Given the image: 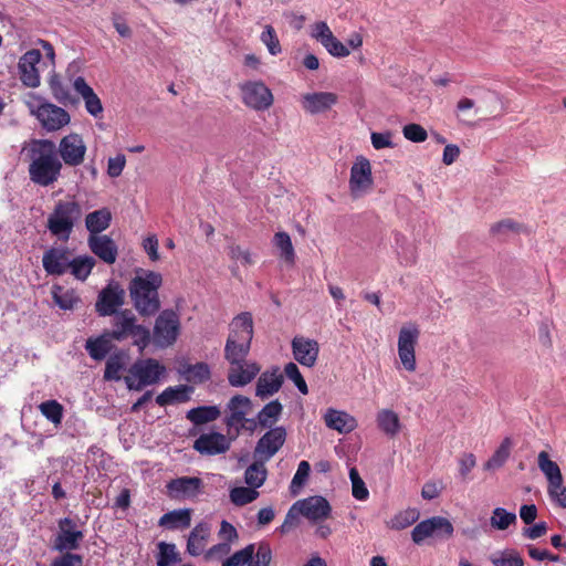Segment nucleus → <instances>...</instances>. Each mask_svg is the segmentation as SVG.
<instances>
[{
	"label": "nucleus",
	"instance_id": "nucleus-1",
	"mask_svg": "<svg viewBox=\"0 0 566 566\" xmlns=\"http://www.w3.org/2000/svg\"><path fill=\"white\" fill-rule=\"evenodd\" d=\"M163 285L160 273L137 269L135 276L128 283V293L135 311L142 317L156 315L161 306L159 289Z\"/></svg>",
	"mask_w": 566,
	"mask_h": 566
},
{
	"label": "nucleus",
	"instance_id": "nucleus-55",
	"mask_svg": "<svg viewBox=\"0 0 566 566\" xmlns=\"http://www.w3.org/2000/svg\"><path fill=\"white\" fill-rule=\"evenodd\" d=\"M310 463L305 460L301 461L290 485V491L293 495H296L300 489L305 484L310 476Z\"/></svg>",
	"mask_w": 566,
	"mask_h": 566
},
{
	"label": "nucleus",
	"instance_id": "nucleus-18",
	"mask_svg": "<svg viewBox=\"0 0 566 566\" xmlns=\"http://www.w3.org/2000/svg\"><path fill=\"white\" fill-rule=\"evenodd\" d=\"M311 36L316 39L335 57H345L350 53L349 49L333 34L324 21L314 23Z\"/></svg>",
	"mask_w": 566,
	"mask_h": 566
},
{
	"label": "nucleus",
	"instance_id": "nucleus-26",
	"mask_svg": "<svg viewBox=\"0 0 566 566\" xmlns=\"http://www.w3.org/2000/svg\"><path fill=\"white\" fill-rule=\"evenodd\" d=\"M283 381V375L280 374L277 367H274L271 371L266 370L261 374L256 381L255 395L261 399L269 398L281 389Z\"/></svg>",
	"mask_w": 566,
	"mask_h": 566
},
{
	"label": "nucleus",
	"instance_id": "nucleus-42",
	"mask_svg": "<svg viewBox=\"0 0 566 566\" xmlns=\"http://www.w3.org/2000/svg\"><path fill=\"white\" fill-rule=\"evenodd\" d=\"M52 297L54 303L64 311L73 310L81 303V298L74 290L64 291L63 286L57 284L52 286Z\"/></svg>",
	"mask_w": 566,
	"mask_h": 566
},
{
	"label": "nucleus",
	"instance_id": "nucleus-23",
	"mask_svg": "<svg viewBox=\"0 0 566 566\" xmlns=\"http://www.w3.org/2000/svg\"><path fill=\"white\" fill-rule=\"evenodd\" d=\"M87 244L92 253H94L103 262L107 264L115 263L118 254V249L111 237L106 234H90L87 239Z\"/></svg>",
	"mask_w": 566,
	"mask_h": 566
},
{
	"label": "nucleus",
	"instance_id": "nucleus-17",
	"mask_svg": "<svg viewBox=\"0 0 566 566\" xmlns=\"http://www.w3.org/2000/svg\"><path fill=\"white\" fill-rule=\"evenodd\" d=\"M71 252L65 247H51L42 256V265L48 275L61 276L69 271Z\"/></svg>",
	"mask_w": 566,
	"mask_h": 566
},
{
	"label": "nucleus",
	"instance_id": "nucleus-46",
	"mask_svg": "<svg viewBox=\"0 0 566 566\" xmlns=\"http://www.w3.org/2000/svg\"><path fill=\"white\" fill-rule=\"evenodd\" d=\"M50 90L53 97L63 105L74 104L76 99L71 95L70 90L63 84L57 74H53L49 80Z\"/></svg>",
	"mask_w": 566,
	"mask_h": 566
},
{
	"label": "nucleus",
	"instance_id": "nucleus-59",
	"mask_svg": "<svg viewBox=\"0 0 566 566\" xmlns=\"http://www.w3.org/2000/svg\"><path fill=\"white\" fill-rule=\"evenodd\" d=\"M261 41L266 45L270 54L277 55L281 53V44L272 25H265L261 33Z\"/></svg>",
	"mask_w": 566,
	"mask_h": 566
},
{
	"label": "nucleus",
	"instance_id": "nucleus-34",
	"mask_svg": "<svg viewBox=\"0 0 566 566\" xmlns=\"http://www.w3.org/2000/svg\"><path fill=\"white\" fill-rule=\"evenodd\" d=\"M191 524V510L180 509L172 510L164 514L158 522L159 526L168 527L169 530L187 528Z\"/></svg>",
	"mask_w": 566,
	"mask_h": 566
},
{
	"label": "nucleus",
	"instance_id": "nucleus-50",
	"mask_svg": "<svg viewBox=\"0 0 566 566\" xmlns=\"http://www.w3.org/2000/svg\"><path fill=\"white\" fill-rule=\"evenodd\" d=\"M516 523V514L509 512L503 507H495L490 517V525L499 531L509 528L510 525Z\"/></svg>",
	"mask_w": 566,
	"mask_h": 566
},
{
	"label": "nucleus",
	"instance_id": "nucleus-2",
	"mask_svg": "<svg viewBox=\"0 0 566 566\" xmlns=\"http://www.w3.org/2000/svg\"><path fill=\"white\" fill-rule=\"evenodd\" d=\"M29 156V176L32 182L48 187L57 180L62 164L56 157V146L52 140L34 139Z\"/></svg>",
	"mask_w": 566,
	"mask_h": 566
},
{
	"label": "nucleus",
	"instance_id": "nucleus-64",
	"mask_svg": "<svg viewBox=\"0 0 566 566\" xmlns=\"http://www.w3.org/2000/svg\"><path fill=\"white\" fill-rule=\"evenodd\" d=\"M547 492L549 497L557 503L558 506L566 509V486L560 481V485L558 488L548 485Z\"/></svg>",
	"mask_w": 566,
	"mask_h": 566
},
{
	"label": "nucleus",
	"instance_id": "nucleus-54",
	"mask_svg": "<svg viewBox=\"0 0 566 566\" xmlns=\"http://www.w3.org/2000/svg\"><path fill=\"white\" fill-rule=\"evenodd\" d=\"M419 518V512L416 509H408L394 516L390 521V527L394 530H405L412 525Z\"/></svg>",
	"mask_w": 566,
	"mask_h": 566
},
{
	"label": "nucleus",
	"instance_id": "nucleus-36",
	"mask_svg": "<svg viewBox=\"0 0 566 566\" xmlns=\"http://www.w3.org/2000/svg\"><path fill=\"white\" fill-rule=\"evenodd\" d=\"M481 106L475 109V113H481L489 117H497L502 115L505 109L502 97L493 91H486L481 98Z\"/></svg>",
	"mask_w": 566,
	"mask_h": 566
},
{
	"label": "nucleus",
	"instance_id": "nucleus-58",
	"mask_svg": "<svg viewBox=\"0 0 566 566\" xmlns=\"http://www.w3.org/2000/svg\"><path fill=\"white\" fill-rule=\"evenodd\" d=\"M272 549L268 543H260L254 547V557L249 566H270L272 562Z\"/></svg>",
	"mask_w": 566,
	"mask_h": 566
},
{
	"label": "nucleus",
	"instance_id": "nucleus-15",
	"mask_svg": "<svg viewBox=\"0 0 566 566\" xmlns=\"http://www.w3.org/2000/svg\"><path fill=\"white\" fill-rule=\"evenodd\" d=\"M76 524L70 517L59 521V533L54 539L53 548L57 552H70L80 547V542L84 534L82 531L75 530Z\"/></svg>",
	"mask_w": 566,
	"mask_h": 566
},
{
	"label": "nucleus",
	"instance_id": "nucleus-24",
	"mask_svg": "<svg viewBox=\"0 0 566 566\" xmlns=\"http://www.w3.org/2000/svg\"><path fill=\"white\" fill-rule=\"evenodd\" d=\"M297 504L300 506L298 512H301V515L311 521L326 518L329 516L332 511L328 501L321 495L298 500Z\"/></svg>",
	"mask_w": 566,
	"mask_h": 566
},
{
	"label": "nucleus",
	"instance_id": "nucleus-27",
	"mask_svg": "<svg viewBox=\"0 0 566 566\" xmlns=\"http://www.w3.org/2000/svg\"><path fill=\"white\" fill-rule=\"evenodd\" d=\"M337 99V95L332 92L308 93L303 97V107L311 114H318L328 111Z\"/></svg>",
	"mask_w": 566,
	"mask_h": 566
},
{
	"label": "nucleus",
	"instance_id": "nucleus-39",
	"mask_svg": "<svg viewBox=\"0 0 566 566\" xmlns=\"http://www.w3.org/2000/svg\"><path fill=\"white\" fill-rule=\"evenodd\" d=\"M112 340L106 332L96 338H88L85 349L94 360H103L112 349Z\"/></svg>",
	"mask_w": 566,
	"mask_h": 566
},
{
	"label": "nucleus",
	"instance_id": "nucleus-13",
	"mask_svg": "<svg viewBox=\"0 0 566 566\" xmlns=\"http://www.w3.org/2000/svg\"><path fill=\"white\" fill-rule=\"evenodd\" d=\"M167 495L174 500L196 499L203 493V482L198 476H180L166 485Z\"/></svg>",
	"mask_w": 566,
	"mask_h": 566
},
{
	"label": "nucleus",
	"instance_id": "nucleus-43",
	"mask_svg": "<svg viewBox=\"0 0 566 566\" xmlns=\"http://www.w3.org/2000/svg\"><path fill=\"white\" fill-rule=\"evenodd\" d=\"M283 410L282 403L275 399L266 403L258 413L259 424L262 428H274Z\"/></svg>",
	"mask_w": 566,
	"mask_h": 566
},
{
	"label": "nucleus",
	"instance_id": "nucleus-60",
	"mask_svg": "<svg viewBox=\"0 0 566 566\" xmlns=\"http://www.w3.org/2000/svg\"><path fill=\"white\" fill-rule=\"evenodd\" d=\"M405 138L413 143H422L427 139V130L419 124H408L402 129Z\"/></svg>",
	"mask_w": 566,
	"mask_h": 566
},
{
	"label": "nucleus",
	"instance_id": "nucleus-5",
	"mask_svg": "<svg viewBox=\"0 0 566 566\" xmlns=\"http://www.w3.org/2000/svg\"><path fill=\"white\" fill-rule=\"evenodd\" d=\"M82 214V207L76 200H59L48 217L46 228L52 235L67 241Z\"/></svg>",
	"mask_w": 566,
	"mask_h": 566
},
{
	"label": "nucleus",
	"instance_id": "nucleus-16",
	"mask_svg": "<svg viewBox=\"0 0 566 566\" xmlns=\"http://www.w3.org/2000/svg\"><path fill=\"white\" fill-rule=\"evenodd\" d=\"M232 438L220 432L202 433L193 442V449L203 455H218L229 451Z\"/></svg>",
	"mask_w": 566,
	"mask_h": 566
},
{
	"label": "nucleus",
	"instance_id": "nucleus-25",
	"mask_svg": "<svg viewBox=\"0 0 566 566\" xmlns=\"http://www.w3.org/2000/svg\"><path fill=\"white\" fill-rule=\"evenodd\" d=\"M229 415L224 418V424L231 429L235 424L243 421L244 417L252 409V401L249 397L234 395L227 403Z\"/></svg>",
	"mask_w": 566,
	"mask_h": 566
},
{
	"label": "nucleus",
	"instance_id": "nucleus-57",
	"mask_svg": "<svg viewBox=\"0 0 566 566\" xmlns=\"http://www.w3.org/2000/svg\"><path fill=\"white\" fill-rule=\"evenodd\" d=\"M284 374L290 380L294 382L300 392H302L303 395L308 394L306 381L304 380L296 364L292 361L287 363L284 367Z\"/></svg>",
	"mask_w": 566,
	"mask_h": 566
},
{
	"label": "nucleus",
	"instance_id": "nucleus-53",
	"mask_svg": "<svg viewBox=\"0 0 566 566\" xmlns=\"http://www.w3.org/2000/svg\"><path fill=\"white\" fill-rule=\"evenodd\" d=\"M159 554L157 557V566H172V564L180 560L178 553L176 552L175 544H168L160 542L158 544Z\"/></svg>",
	"mask_w": 566,
	"mask_h": 566
},
{
	"label": "nucleus",
	"instance_id": "nucleus-19",
	"mask_svg": "<svg viewBox=\"0 0 566 566\" xmlns=\"http://www.w3.org/2000/svg\"><path fill=\"white\" fill-rule=\"evenodd\" d=\"M373 186L371 167L367 158L359 156L350 168L349 188L358 196Z\"/></svg>",
	"mask_w": 566,
	"mask_h": 566
},
{
	"label": "nucleus",
	"instance_id": "nucleus-10",
	"mask_svg": "<svg viewBox=\"0 0 566 566\" xmlns=\"http://www.w3.org/2000/svg\"><path fill=\"white\" fill-rule=\"evenodd\" d=\"M239 88L244 105L254 111H266L273 105V94L262 81H247Z\"/></svg>",
	"mask_w": 566,
	"mask_h": 566
},
{
	"label": "nucleus",
	"instance_id": "nucleus-35",
	"mask_svg": "<svg viewBox=\"0 0 566 566\" xmlns=\"http://www.w3.org/2000/svg\"><path fill=\"white\" fill-rule=\"evenodd\" d=\"M112 221V213L107 208H102L90 212L85 218V227L90 234L99 235L106 230Z\"/></svg>",
	"mask_w": 566,
	"mask_h": 566
},
{
	"label": "nucleus",
	"instance_id": "nucleus-21",
	"mask_svg": "<svg viewBox=\"0 0 566 566\" xmlns=\"http://www.w3.org/2000/svg\"><path fill=\"white\" fill-rule=\"evenodd\" d=\"M38 112V120L48 132H55L67 125L71 120L69 113L52 103H42Z\"/></svg>",
	"mask_w": 566,
	"mask_h": 566
},
{
	"label": "nucleus",
	"instance_id": "nucleus-6",
	"mask_svg": "<svg viewBox=\"0 0 566 566\" xmlns=\"http://www.w3.org/2000/svg\"><path fill=\"white\" fill-rule=\"evenodd\" d=\"M128 371L129 376L125 377L127 388L139 391L146 386L157 384L166 368L158 360L147 358L135 361Z\"/></svg>",
	"mask_w": 566,
	"mask_h": 566
},
{
	"label": "nucleus",
	"instance_id": "nucleus-45",
	"mask_svg": "<svg viewBox=\"0 0 566 566\" xmlns=\"http://www.w3.org/2000/svg\"><path fill=\"white\" fill-rule=\"evenodd\" d=\"M377 424L387 436L394 437L400 429L398 415L388 409H384L377 415Z\"/></svg>",
	"mask_w": 566,
	"mask_h": 566
},
{
	"label": "nucleus",
	"instance_id": "nucleus-33",
	"mask_svg": "<svg viewBox=\"0 0 566 566\" xmlns=\"http://www.w3.org/2000/svg\"><path fill=\"white\" fill-rule=\"evenodd\" d=\"M210 535V526L206 522L198 523L189 534L187 541V552L191 556H199L206 547V542Z\"/></svg>",
	"mask_w": 566,
	"mask_h": 566
},
{
	"label": "nucleus",
	"instance_id": "nucleus-14",
	"mask_svg": "<svg viewBox=\"0 0 566 566\" xmlns=\"http://www.w3.org/2000/svg\"><path fill=\"white\" fill-rule=\"evenodd\" d=\"M57 150L65 165L76 167L84 161L86 145L81 135L71 133L61 139Z\"/></svg>",
	"mask_w": 566,
	"mask_h": 566
},
{
	"label": "nucleus",
	"instance_id": "nucleus-56",
	"mask_svg": "<svg viewBox=\"0 0 566 566\" xmlns=\"http://www.w3.org/2000/svg\"><path fill=\"white\" fill-rule=\"evenodd\" d=\"M349 479L352 482L353 496L359 501L367 500L369 495L368 489L356 468L349 470Z\"/></svg>",
	"mask_w": 566,
	"mask_h": 566
},
{
	"label": "nucleus",
	"instance_id": "nucleus-12",
	"mask_svg": "<svg viewBox=\"0 0 566 566\" xmlns=\"http://www.w3.org/2000/svg\"><path fill=\"white\" fill-rule=\"evenodd\" d=\"M419 329L416 325L402 326L398 336V355L403 368L408 371H415L416 345L419 337Z\"/></svg>",
	"mask_w": 566,
	"mask_h": 566
},
{
	"label": "nucleus",
	"instance_id": "nucleus-51",
	"mask_svg": "<svg viewBox=\"0 0 566 566\" xmlns=\"http://www.w3.org/2000/svg\"><path fill=\"white\" fill-rule=\"evenodd\" d=\"M259 496L256 489L247 486H237L230 491V500L237 506H243L253 502Z\"/></svg>",
	"mask_w": 566,
	"mask_h": 566
},
{
	"label": "nucleus",
	"instance_id": "nucleus-52",
	"mask_svg": "<svg viewBox=\"0 0 566 566\" xmlns=\"http://www.w3.org/2000/svg\"><path fill=\"white\" fill-rule=\"evenodd\" d=\"M252 557H254V544H249L227 558L222 563V566H249L252 562Z\"/></svg>",
	"mask_w": 566,
	"mask_h": 566
},
{
	"label": "nucleus",
	"instance_id": "nucleus-20",
	"mask_svg": "<svg viewBox=\"0 0 566 566\" xmlns=\"http://www.w3.org/2000/svg\"><path fill=\"white\" fill-rule=\"evenodd\" d=\"M42 54L39 50L27 51L19 61L18 67L21 82L28 87H38L40 85V75L36 65L40 63Z\"/></svg>",
	"mask_w": 566,
	"mask_h": 566
},
{
	"label": "nucleus",
	"instance_id": "nucleus-48",
	"mask_svg": "<svg viewBox=\"0 0 566 566\" xmlns=\"http://www.w3.org/2000/svg\"><path fill=\"white\" fill-rule=\"evenodd\" d=\"M512 441L510 438H505L500 447L495 450L493 455L485 462V470H495L501 468L507 458L510 457Z\"/></svg>",
	"mask_w": 566,
	"mask_h": 566
},
{
	"label": "nucleus",
	"instance_id": "nucleus-40",
	"mask_svg": "<svg viewBox=\"0 0 566 566\" xmlns=\"http://www.w3.org/2000/svg\"><path fill=\"white\" fill-rule=\"evenodd\" d=\"M266 462V460L254 459V462L245 469L244 481L249 486L259 489L264 484L268 478Z\"/></svg>",
	"mask_w": 566,
	"mask_h": 566
},
{
	"label": "nucleus",
	"instance_id": "nucleus-32",
	"mask_svg": "<svg viewBox=\"0 0 566 566\" xmlns=\"http://www.w3.org/2000/svg\"><path fill=\"white\" fill-rule=\"evenodd\" d=\"M228 375L229 384L232 387H242L251 382L260 373V366L256 363L235 365Z\"/></svg>",
	"mask_w": 566,
	"mask_h": 566
},
{
	"label": "nucleus",
	"instance_id": "nucleus-41",
	"mask_svg": "<svg viewBox=\"0 0 566 566\" xmlns=\"http://www.w3.org/2000/svg\"><path fill=\"white\" fill-rule=\"evenodd\" d=\"M96 264V260L91 255H78L70 260L69 271L80 280L85 281Z\"/></svg>",
	"mask_w": 566,
	"mask_h": 566
},
{
	"label": "nucleus",
	"instance_id": "nucleus-30",
	"mask_svg": "<svg viewBox=\"0 0 566 566\" xmlns=\"http://www.w3.org/2000/svg\"><path fill=\"white\" fill-rule=\"evenodd\" d=\"M326 426L329 429L336 430L340 433H348L357 427L354 417L345 411L328 409L324 416Z\"/></svg>",
	"mask_w": 566,
	"mask_h": 566
},
{
	"label": "nucleus",
	"instance_id": "nucleus-63",
	"mask_svg": "<svg viewBox=\"0 0 566 566\" xmlns=\"http://www.w3.org/2000/svg\"><path fill=\"white\" fill-rule=\"evenodd\" d=\"M51 566H83V557L78 554L66 552L62 556L55 558Z\"/></svg>",
	"mask_w": 566,
	"mask_h": 566
},
{
	"label": "nucleus",
	"instance_id": "nucleus-47",
	"mask_svg": "<svg viewBox=\"0 0 566 566\" xmlns=\"http://www.w3.org/2000/svg\"><path fill=\"white\" fill-rule=\"evenodd\" d=\"M273 243L281 251V258L286 263L293 264L295 261V252L289 233L284 231L275 233Z\"/></svg>",
	"mask_w": 566,
	"mask_h": 566
},
{
	"label": "nucleus",
	"instance_id": "nucleus-49",
	"mask_svg": "<svg viewBox=\"0 0 566 566\" xmlns=\"http://www.w3.org/2000/svg\"><path fill=\"white\" fill-rule=\"evenodd\" d=\"M41 413L53 424L59 426L63 420L64 408L63 406L54 400H46L39 405Z\"/></svg>",
	"mask_w": 566,
	"mask_h": 566
},
{
	"label": "nucleus",
	"instance_id": "nucleus-44",
	"mask_svg": "<svg viewBox=\"0 0 566 566\" xmlns=\"http://www.w3.org/2000/svg\"><path fill=\"white\" fill-rule=\"evenodd\" d=\"M126 353L119 350L108 357L104 370V379L106 381H118L120 380V370L125 368Z\"/></svg>",
	"mask_w": 566,
	"mask_h": 566
},
{
	"label": "nucleus",
	"instance_id": "nucleus-62",
	"mask_svg": "<svg viewBox=\"0 0 566 566\" xmlns=\"http://www.w3.org/2000/svg\"><path fill=\"white\" fill-rule=\"evenodd\" d=\"M126 158L123 154L111 157L107 161V174L112 178L119 177L125 168Z\"/></svg>",
	"mask_w": 566,
	"mask_h": 566
},
{
	"label": "nucleus",
	"instance_id": "nucleus-11",
	"mask_svg": "<svg viewBox=\"0 0 566 566\" xmlns=\"http://www.w3.org/2000/svg\"><path fill=\"white\" fill-rule=\"evenodd\" d=\"M269 430L258 440L253 458L270 461L284 446L286 441V429L282 426L268 428Z\"/></svg>",
	"mask_w": 566,
	"mask_h": 566
},
{
	"label": "nucleus",
	"instance_id": "nucleus-8",
	"mask_svg": "<svg viewBox=\"0 0 566 566\" xmlns=\"http://www.w3.org/2000/svg\"><path fill=\"white\" fill-rule=\"evenodd\" d=\"M180 319L174 310L159 313L154 325V343L159 348L172 346L180 334Z\"/></svg>",
	"mask_w": 566,
	"mask_h": 566
},
{
	"label": "nucleus",
	"instance_id": "nucleus-28",
	"mask_svg": "<svg viewBox=\"0 0 566 566\" xmlns=\"http://www.w3.org/2000/svg\"><path fill=\"white\" fill-rule=\"evenodd\" d=\"M73 87L83 97L87 113L94 117H98L103 113L102 102L93 88L86 83L85 78L82 76L76 77Z\"/></svg>",
	"mask_w": 566,
	"mask_h": 566
},
{
	"label": "nucleus",
	"instance_id": "nucleus-9",
	"mask_svg": "<svg viewBox=\"0 0 566 566\" xmlns=\"http://www.w3.org/2000/svg\"><path fill=\"white\" fill-rule=\"evenodd\" d=\"M126 291L119 282L111 280L105 287H103L95 303L96 313L102 316H111L122 311L120 307L125 304Z\"/></svg>",
	"mask_w": 566,
	"mask_h": 566
},
{
	"label": "nucleus",
	"instance_id": "nucleus-37",
	"mask_svg": "<svg viewBox=\"0 0 566 566\" xmlns=\"http://www.w3.org/2000/svg\"><path fill=\"white\" fill-rule=\"evenodd\" d=\"M537 463L539 470L546 476L548 485L558 488L563 479L558 464L549 459L546 451L538 453Z\"/></svg>",
	"mask_w": 566,
	"mask_h": 566
},
{
	"label": "nucleus",
	"instance_id": "nucleus-38",
	"mask_svg": "<svg viewBox=\"0 0 566 566\" xmlns=\"http://www.w3.org/2000/svg\"><path fill=\"white\" fill-rule=\"evenodd\" d=\"M220 415L218 406H199L188 410L186 418L195 426H202L217 420Z\"/></svg>",
	"mask_w": 566,
	"mask_h": 566
},
{
	"label": "nucleus",
	"instance_id": "nucleus-3",
	"mask_svg": "<svg viewBox=\"0 0 566 566\" xmlns=\"http://www.w3.org/2000/svg\"><path fill=\"white\" fill-rule=\"evenodd\" d=\"M253 338V319L249 312L235 316L230 324V334L226 342L224 358L232 365L244 363Z\"/></svg>",
	"mask_w": 566,
	"mask_h": 566
},
{
	"label": "nucleus",
	"instance_id": "nucleus-22",
	"mask_svg": "<svg viewBox=\"0 0 566 566\" xmlns=\"http://www.w3.org/2000/svg\"><path fill=\"white\" fill-rule=\"evenodd\" d=\"M293 357L305 367H313L318 358L319 345L317 340L304 336H295L291 343Z\"/></svg>",
	"mask_w": 566,
	"mask_h": 566
},
{
	"label": "nucleus",
	"instance_id": "nucleus-61",
	"mask_svg": "<svg viewBox=\"0 0 566 566\" xmlns=\"http://www.w3.org/2000/svg\"><path fill=\"white\" fill-rule=\"evenodd\" d=\"M494 566H524L522 557L515 552H504L500 557L491 558Z\"/></svg>",
	"mask_w": 566,
	"mask_h": 566
},
{
	"label": "nucleus",
	"instance_id": "nucleus-31",
	"mask_svg": "<svg viewBox=\"0 0 566 566\" xmlns=\"http://www.w3.org/2000/svg\"><path fill=\"white\" fill-rule=\"evenodd\" d=\"M192 392L193 387L189 385L170 386L156 397V402L161 407L187 402Z\"/></svg>",
	"mask_w": 566,
	"mask_h": 566
},
{
	"label": "nucleus",
	"instance_id": "nucleus-29",
	"mask_svg": "<svg viewBox=\"0 0 566 566\" xmlns=\"http://www.w3.org/2000/svg\"><path fill=\"white\" fill-rule=\"evenodd\" d=\"M178 373L181 377L192 384H203L211 378V369L207 363L196 364L180 363Z\"/></svg>",
	"mask_w": 566,
	"mask_h": 566
},
{
	"label": "nucleus",
	"instance_id": "nucleus-7",
	"mask_svg": "<svg viewBox=\"0 0 566 566\" xmlns=\"http://www.w3.org/2000/svg\"><path fill=\"white\" fill-rule=\"evenodd\" d=\"M452 523L443 516H432L418 523L412 532L411 538L415 544L420 545L427 538L447 541L453 536Z\"/></svg>",
	"mask_w": 566,
	"mask_h": 566
},
{
	"label": "nucleus",
	"instance_id": "nucleus-4",
	"mask_svg": "<svg viewBox=\"0 0 566 566\" xmlns=\"http://www.w3.org/2000/svg\"><path fill=\"white\" fill-rule=\"evenodd\" d=\"M112 329L106 331L107 335L117 342H123L128 337L134 338V345L139 350H144L151 342L150 331L140 324H137L136 315L132 310L125 308L111 315Z\"/></svg>",
	"mask_w": 566,
	"mask_h": 566
}]
</instances>
